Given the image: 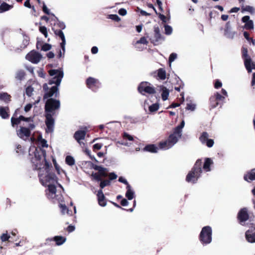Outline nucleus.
<instances>
[{
  "label": "nucleus",
  "instance_id": "obj_1",
  "mask_svg": "<svg viewBox=\"0 0 255 255\" xmlns=\"http://www.w3.org/2000/svg\"><path fill=\"white\" fill-rule=\"evenodd\" d=\"M33 169L40 170L38 176L42 185L47 187L46 194L48 198H54V203L58 204L61 212L64 213V197L60 192L57 193L56 185L64 191L62 186L58 184L55 174L51 172L52 166L46 160V151L41 148H36L34 156L30 158Z\"/></svg>",
  "mask_w": 255,
  "mask_h": 255
},
{
  "label": "nucleus",
  "instance_id": "obj_2",
  "mask_svg": "<svg viewBox=\"0 0 255 255\" xmlns=\"http://www.w3.org/2000/svg\"><path fill=\"white\" fill-rule=\"evenodd\" d=\"M202 160L198 159L194 163L191 171L186 175V181L193 184L196 183L202 173Z\"/></svg>",
  "mask_w": 255,
  "mask_h": 255
},
{
  "label": "nucleus",
  "instance_id": "obj_3",
  "mask_svg": "<svg viewBox=\"0 0 255 255\" xmlns=\"http://www.w3.org/2000/svg\"><path fill=\"white\" fill-rule=\"evenodd\" d=\"M182 134L176 132L173 130V133H171L165 140L161 141L158 144L161 149H168L172 147L181 137Z\"/></svg>",
  "mask_w": 255,
  "mask_h": 255
},
{
  "label": "nucleus",
  "instance_id": "obj_4",
  "mask_svg": "<svg viewBox=\"0 0 255 255\" xmlns=\"http://www.w3.org/2000/svg\"><path fill=\"white\" fill-rule=\"evenodd\" d=\"M241 56L244 60L245 66L248 72H252V70H255V62L252 60L248 54L247 47L245 46L241 48Z\"/></svg>",
  "mask_w": 255,
  "mask_h": 255
},
{
  "label": "nucleus",
  "instance_id": "obj_5",
  "mask_svg": "<svg viewBox=\"0 0 255 255\" xmlns=\"http://www.w3.org/2000/svg\"><path fill=\"white\" fill-rule=\"evenodd\" d=\"M212 230L211 227L207 226L203 227L198 237L199 241L203 245L210 244L212 242Z\"/></svg>",
  "mask_w": 255,
  "mask_h": 255
},
{
  "label": "nucleus",
  "instance_id": "obj_6",
  "mask_svg": "<svg viewBox=\"0 0 255 255\" xmlns=\"http://www.w3.org/2000/svg\"><path fill=\"white\" fill-rule=\"evenodd\" d=\"M49 75L51 77L48 81L49 85L55 84L58 87L60 85L62 78L63 76V72L61 70H50L48 71Z\"/></svg>",
  "mask_w": 255,
  "mask_h": 255
},
{
  "label": "nucleus",
  "instance_id": "obj_7",
  "mask_svg": "<svg viewBox=\"0 0 255 255\" xmlns=\"http://www.w3.org/2000/svg\"><path fill=\"white\" fill-rule=\"evenodd\" d=\"M60 107V103L59 100L53 98L48 99L45 104V112L46 114L54 115L55 111L58 110Z\"/></svg>",
  "mask_w": 255,
  "mask_h": 255
},
{
  "label": "nucleus",
  "instance_id": "obj_8",
  "mask_svg": "<svg viewBox=\"0 0 255 255\" xmlns=\"http://www.w3.org/2000/svg\"><path fill=\"white\" fill-rule=\"evenodd\" d=\"M91 167L95 170L98 171V172L95 173H92V176L95 178L97 181H100L102 180V177H106L108 175V170L107 168L103 167L101 166H99L91 163Z\"/></svg>",
  "mask_w": 255,
  "mask_h": 255
},
{
  "label": "nucleus",
  "instance_id": "obj_9",
  "mask_svg": "<svg viewBox=\"0 0 255 255\" xmlns=\"http://www.w3.org/2000/svg\"><path fill=\"white\" fill-rule=\"evenodd\" d=\"M137 91L143 95H144L145 93L153 94L155 93L154 88L151 86L150 83L148 82H141L137 87Z\"/></svg>",
  "mask_w": 255,
  "mask_h": 255
},
{
  "label": "nucleus",
  "instance_id": "obj_10",
  "mask_svg": "<svg viewBox=\"0 0 255 255\" xmlns=\"http://www.w3.org/2000/svg\"><path fill=\"white\" fill-rule=\"evenodd\" d=\"M86 85L88 89L94 92H97L101 87V83L100 81L98 79L92 77H89L86 79Z\"/></svg>",
  "mask_w": 255,
  "mask_h": 255
},
{
  "label": "nucleus",
  "instance_id": "obj_11",
  "mask_svg": "<svg viewBox=\"0 0 255 255\" xmlns=\"http://www.w3.org/2000/svg\"><path fill=\"white\" fill-rule=\"evenodd\" d=\"M87 132V127H84L81 130H78L74 133L73 137L78 142L82 148L86 146V144L82 141L84 139Z\"/></svg>",
  "mask_w": 255,
  "mask_h": 255
},
{
  "label": "nucleus",
  "instance_id": "obj_12",
  "mask_svg": "<svg viewBox=\"0 0 255 255\" xmlns=\"http://www.w3.org/2000/svg\"><path fill=\"white\" fill-rule=\"evenodd\" d=\"M43 89L44 91V94L43 95L44 100L51 98V97L54 95H55V97H57L58 92V88L57 86H52L49 89L47 85L44 84L43 86Z\"/></svg>",
  "mask_w": 255,
  "mask_h": 255
},
{
  "label": "nucleus",
  "instance_id": "obj_13",
  "mask_svg": "<svg viewBox=\"0 0 255 255\" xmlns=\"http://www.w3.org/2000/svg\"><path fill=\"white\" fill-rule=\"evenodd\" d=\"M225 97L218 92H216L209 99L210 109H214L221 105V102H223Z\"/></svg>",
  "mask_w": 255,
  "mask_h": 255
},
{
  "label": "nucleus",
  "instance_id": "obj_14",
  "mask_svg": "<svg viewBox=\"0 0 255 255\" xmlns=\"http://www.w3.org/2000/svg\"><path fill=\"white\" fill-rule=\"evenodd\" d=\"M250 216L247 208H244L240 209L238 212L237 218L239 223L243 226L245 225V222L249 219Z\"/></svg>",
  "mask_w": 255,
  "mask_h": 255
},
{
  "label": "nucleus",
  "instance_id": "obj_15",
  "mask_svg": "<svg viewBox=\"0 0 255 255\" xmlns=\"http://www.w3.org/2000/svg\"><path fill=\"white\" fill-rule=\"evenodd\" d=\"M25 58L32 63L37 64L42 58V55L36 51H30L28 52Z\"/></svg>",
  "mask_w": 255,
  "mask_h": 255
},
{
  "label": "nucleus",
  "instance_id": "obj_16",
  "mask_svg": "<svg viewBox=\"0 0 255 255\" xmlns=\"http://www.w3.org/2000/svg\"><path fill=\"white\" fill-rule=\"evenodd\" d=\"M64 29L63 25L59 24H54V26L52 27V30L55 32V34L58 35L61 39L62 42L60 43L61 49L64 51V33L62 29Z\"/></svg>",
  "mask_w": 255,
  "mask_h": 255
},
{
  "label": "nucleus",
  "instance_id": "obj_17",
  "mask_svg": "<svg viewBox=\"0 0 255 255\" xmlns=\"http://www.w3.org/2000/svg\"><path fill=\"white\" fill-rule=\"evenodd\" d=\"M53 115L50 113H45V125L46 126V132H52L54 127V119L53 118Z\"/></svg>",
  "mask_w": 255,
  "mask_h": 255
},
{
  "label": "nucleus",
  "instance_id": "obj_18",
  "mask_svg": "<svg viewBox=\"0 0 255 255\" xmlns=\"http://www.w3.org/2000/svg\"><path fill=\"white\" fill-rule=\"evenodd\" d=\"M46 244L50 245L60 246L64 243V237L56 236L52 238L46 239Z\"/></svg>",
  "mask_w": 255,
  "mask_h": 255
},
{
  "label": "nucleus",
  "instance_id": "obj_19",
  "mask_svg": "<svg viewBox=\"0 0 255 255\" xmlns=\"http://www.w3.org/2000/svg\"><path fill=\"white\" fill-rule=\"evenodd\" d=\"M236 34V31L232 30L230 22H227L226 24L224 29L225 35L229 39H233Z\"/></svg>",
  "mask_w": 255,
  "mask_h": 255
},
{
  "label": "nucleus",
  "instance_id": "obj_20",
  "mask_svg": "<svg viewBox=\"0 0 255 255\" xmlns=\"http://www.w3.org/2000/svg\"><path fill=\"white\" fill-rule=\"evenodd\" d=\"M241 21L245 23L244 28L247 30H250L254 29V23L252 20H250V17L249 15H245L241 18Z\"/></svg>",
  "mask_w": 255,
  "mask_h": 255
},
{
  "label": "nucleus",
  "instance_id": "obj_21",
  "mask_svg": "<svg viewBox=\"0 0 255 255\" xmlns=\"http://www.w3.org/2000/svg\"><path fill=\"white\" fill-rule=\"evenodd\" d=\"M30 131L27 128L20 127V128L17 130V135L22 139L28 138L30 135Z\"/></svg>",
  "mask_w": 255,
  "mask_h": 255
},
{
  "label": "nucleus",
  "instance_id": "obj_22",
  "mask_svg": "<svg viewBox=\"0 0 255 255\" xmlns=\"http://www.w3.org/2000/svg\"><path fill=\"white\" fill-rule=\"evenodd\" d=\"M97 197L99 205L102 207L106 206L107 204V200L102 190L98 191Z\"/></svg>",
  "mask_w": 255,
  "mask_h": 255
},
{
  "label": "nucleus",
  "instance_id": "obj_23",
  "mask_svg": "<svg viewBox=\"0 0 255 255\" xmlns=\"http://www.w3.org/2000/svg\"><path fill=\"white\" fill-rule=\"evenodd\" d=\"M163 38L162 37L160 29L158 26L154 27V39H153L152 43L154 44H156V43H158L160 40H163Z\"/></svg>",
  "mask_w": 255,
  "mask_h": 255
},
{
  "label": "nucleus",
  "instance_id": "obj_24",
  "mask_svg": "<svg viewBox=\"0 0 255 255\" xmlns=\"http://www.w3.org/2000/svg\"><path fill=\"white\" fill-rule=\"evenodd\" d=\"M245 237L247 241L250 243H255V232L252 229L248 230L245 233Z\"/></svg>",
  "mask_w": 255,
  "mask_h": 255
},
{
  "label": "nucleus",
  "instance_id": "obj_25",
  "mask_svg": "<svg viewBox=\"0 0 255 255\" xmlns=\"http://www.w3.org/2000/svg\"><path fill=\"white\" fill-rule=\"evenodd\" d=\"M244 179L250 182L255 180V168L252 169L250 171H249L247 173L244 175Z\"/></svg>",
  "mask_w": 255,
  "mask_h": 255
},
{
  "label": "nucleus",
  "instance_id": "obj_26",
  "mask_svg": "<svg viewBox=\"0 0 255 255\" xmlns=\"http://www.w3.org/2000/svg\"><path fill=\"white\" fill-rule=\"evenodd\" d=\"M143 151L150 153H156L158 151V147L154 144H149L146 145L142 149Z\"/></svg>",
  "mask_w": 255,
  "mask_h": 255
},
{
  "label": "nucleus",
  "instance_id": "obj_27",
  "mask_svg": "<svg viewBox=\"0 0 255 255\" xmlns=\"http://www.w3.org/2000/svg\"><path fill=\"white\" fill-rule=\"evenodd\" d=\"M0 116L2 119H5L9 117V108L8 107H0Z\"/></svg>",
  "mask_w": 255,
  "mask_h": 255
},
{
  "label": "nucleus",
  "instance_id": "obj_28",
  "mask_svg": "<svg viewBox=\"0 0 255 255\" xmlns=\"http://www.w3.org/2000/svg\"><path fill=\"white\" fill-rule=\"evenodd\" d=\"M213 164V161L210 158H206L204 164L203 166V169L206 171L209 172L211 171L210 166Z\"/></svg>",
  "mask_w": 255,
  "mask_h": 255
},
{
  "label": "nucleus",
  "instance_id": "obj_29",
  "mask_svg": "<svg viewBox=\"0 0 255 255\" xmlns=\"http://www.w3.org/2000/svg\"><path fill=\"white\" fill-rule=\"evenodd\" d=\"M13 7V5H9L5 2H3L0 5V13L7 11Z\"/></svg>",
  "mask_w": 255,
  "mask_h": 255
},
{
  "label": "nucleus",
  "instance_id": "obj_30",
  "mask_svg": "<svg viewBox=\"0 0 255 255\" xmlns=\"http://www.w3.org/2000/svg\"><path fill=\"white\" fill-rule=\"evenodd\" d=\"M0 239L2 242L8 241L10 242H14L16 241V239H13L12 237H11L8 235L7 232L1 234L0 236Z\"/></svg>",
  "mask_w": 255,
  "mask_h": 255
},
{
  "label": "nucleus",
  "instance_id": "obj_31",
  "mask_svg": "<svg viewBox=\"0 0 255 255\" xmlns=\"http://www.w3.org/2000/svg\"><path fill=\"white\" fill-rule=\"evenodd\" d=\"M127 192L126 193V196L128 200H131L133 198L134 192L131 189L130 185H128L126 187Z\"/></svg>",
  "mask_w": 255,
  "mask_h": 255
},
{
  "label": "nucleus",
  "instance_id": "obj_32",
  "mask_svg": "<svg viewBox=\"0 0 255 255\" xmlns=\"http://www.w3.org/2000/svg\"><path fill=\"white\" fill-rule=\"evenodd\" d=\"M161 90L162 91V99L163 101H165L168 99L169 96V90L163 86L161 87Z\"/></svg>",
  "mask_w": 255,
  "mask_h": 255
},
{
  "label": "nucleus",
  "instance_id": "obj_33",
  "mask_svg": "<svg viewBox=\"0 0 255 255\" xmlns=\"http://www.w3.org/2000/svg\"><path fill=\"white\" fill-rule=\"evenodd\" d=\"M65 162L67 165L70 166L75 164V159L73 158V156L69 155L66 156Z\"/></svg>",
  "mask_w": 255,
  "mask_h": 255
},
{
  "label": "nucleus",
  "instance_id": "obj_34",
  "mask_svg": "<svg viewBox=\"0 0 255 255\" xmlns=\"http://www.w3.org/2000/svg\"><path fill=\"white\" fill-rule=\"evenodd\" d=\"M166 71L163 68L158 69L157 70V77L162 80H164L166 79Z\"/></svg>",
  "mask_w": 255,
  "mask_h": 255
},
{
  "label": "nucleus",
  "instance_id": "obj_35",
  "mask_svg": "<svg viewBox=\"0 0 255 255\" xmlns=\"http://www.w3.org/2000/svg\"><path fill=\"white\" fill-rule=\"evenodd\" d=\"M11 96L6 92L1 93L0 94V100L4 101L6 103H8L10 101Z\"/></svg>",
  "mask_w": 255,
  "mask_h": 255
},
{
  "label": "nucleus",
  "instance_id": "obj_36",
  "mask_svg": "<svg viewBox=\"0 0 255 255\" xmlns=\"http://www.w3.org/2000/svg\"><path fill=\"white\" fill-rule=\"evenodd\" d=\"M208 137V133L207 131H203L201 136H199V140L202 143L205 144L206 141L209 139Z\"/></svg>",
  "mask_w": 255,
  "mask_h": 255
},
{
  "label": "nucleus",
  "instance_id": "obj_37",
  "mask_svg": "<svg viewBox=\"0 0 255 255\" xmlns=\"http://www.w3.org/2000/svg\"><path fill=\"white\" fill-rule=\"evenodd\" d=\"M181 97L180 98V100L181 101V103H172L168 107V108H175L176 107H178L180 106L181 104L184 101V93H182L181 94Z\"/></svg>",
  "mask_w": 255,
  "mask_h": 255
},
{
  "label": "nucleus",
  "instance_id": "obj_38",
  "mask_svg": "<svg viewBox=\"0 0 255 255\" xmlns=\"http://www.w3.org/2000/svg\"><path fill=\"white\" fill-rule=\"evenodd\" d=\"M241 10L242 11H249L251 13H254L255 12L254 8L250 5L245 6L244 3H242V5H241Z\"/></svg>",
  "mask_w": 255,
  "mask_h": 255
},
{
  "label": "nucleus",
  "instance_id": "obj_39",
  "mask_svg": "<svg viewBox=\"0 0 255 255\" xmlns=\"http://www.w3.org/2000/svg\"><path fill=\"white\" fill-rule=\"evenodd\" d=\"M10 121L11 125H12V126L13 127H15V126H17L20 124L22 120L20 119V116L17 118L12 117L11 118Z\"/></svg>",
  "mask_w": 255,
  "mask_h": 255
},
{
  "label": "nucleus",
  "instance_id": "obj_40",
  "mask_svg": "<svg viewBox=\"0 0 255 255\" xmlns=\"http://www.w3.org/2000/svg\"><path fill=\"white\" fill-rule=\"evenodd\" d=\"M99 181H101L100 184V187L101 188L100 190H102L106 186H109L111 184V181H110V180H108V179L103 180L102 179V180H100Z\"/></svg>",
  "mask_w": 255,
  "mask_h": 255
},
{
  "label": "nucleus",
  "instance_id": "obj_41",
  "mask_svg": "<svg viewBox=\"0 0 255 255\" xmlns=\"http://www.w3.org/2000/svg\"><path fill=\"white\" fill-rule=\"evenodd\" d=\"M184 125L185 123L184 121H183L179 126H177L175 128H174L173 130L175 131L176 133L182 134V129L184 128Z\"/></svg>",
  "mask_w": 255,
  "mask_h": 255
},
{
  "label": "nucleus",
  "instance_id": "obj_42",
  "mask_svg": "<svg viewBox=\"0 0 255 255\" xmlns=\"http://www.w3.org/2000/svg\"><path fill=\"white\" fill-rule=\"evenodd\" d=\"M159 109V105L158 104H153L149 107V111L150 112H155Z\"/></svg>",
  "mask_w": 255,
  "mask_h": 255
},
{
  "label": "nucleus",
  "instance_id": "obj_43",
  "mask_svg": "<svg viewBox=\"0 0 255 255\" xmlns=\"http://www.w3.org/2000/svg\"><path fill=\"white\" fill-rule=\"evenodd\" d=\"M66 212L67 216L68 217H71L72 220H74L75 219V216H74L72 214V211L71 210H69L68 208L66 207V206L65 205V212Z\"/></svg>",
  "mask_w": 255,
  "mask_h": 255
},
{
  "label": "nucleus",
  "instance_id": "obj_44",
  "mask_svg": "<svg viewBox=\"0 0 255 255\" xmlns=\"http://www.w3.org/2000/svg\"><path fill=\"white\" fill-rule=\"evenodd\" d=\"M25 75V73L24 71H19L16 74V78L18 80H21L24 78Z\"/></svg>",
  "mask_w": 255,
  "mask_h": 255
},
{
  "label": "nucleus",
  "instance_id": "obj_45",
  "mask_svg": "<svg viewBox=\"0 0 255 255\" xmlns=\"http://www.w3.org/2000/svg\"><path fill=\"white\" fill-rule=\"evenodd\" d=\"M84 152H85V153L88 155L89 156V157L93 160H94L95 162H98V161L97 160V159L95 158V156H92L91 154H90V153H91V151L89 149H88V148H86L84 150Z\"/></svg>",
  "mask_w": 255,
  "mask_h": 255
},
{
  "label": "nucleus",
  "instance_id": "obj_46",
  "mask_svg": "<svg viewBox=\"0 0 255 255\" xmlns=\"http://www.w3.org/2000/svg\"><path fill=\"white\" fill-rule=\"evenodd\" d=\"M39 31L41 32L45 37H47L48 36V33L47 31V28L45 26H41L39 27Z\"/></svg>",
  "mask_w": 255,
  "mask_h": 255
},
{
  "label": "nucleus",
  "instance_id": "obj_47",
  "mask_svg": "<svg viewBox=\"0 0 255 255\" xmlns=\"http://www.w3.org/2000/svg\"><path fill=\"white\" fill-rule=\"evenodd\" d=\"M123 137L124 139H128L129 141L133 140V136L132 135L129 134L128 132L123 133Z\"/></svg>",
  "mask_w": 255,
  "mask_h": 255
},
{
  "label": "nucleus",
  "instance_id": "obj_48",
  "mask_svg": "<svg viewBox=\"0 0 255 255\" xmlns=\"http://www.w3.org/2000/svg\"><path fill=\"white\" fill-rule=\"evenodd\" d=\"M214 88L216 89L221 88L222 87V83L221 82L220 80L217 79L214 83Z\"/></svg>",
  "mask_w": 255,
  "mask_h": 255
},
{
  "label": "nucleus",
  "instance_id": "obj_49",
  "mask_svg": "<svg viewBox=\"0 0 255 255\" xmlns=\"http://www.w3.org/2000/svg\"><path fill=\"white\" fill-rule=\"evenodd\" d=\"M165 28V33L167 35H169L172 33V27L168 25H165L164 26Z\"/></svg>",
  "mask_w": 255,
  "mask_h": 255
},
{
  "label": "nucleus",
  "instance_id": "obj_50",
  "mask_svg": "<svg viewBox=\"0 0 255 255\" xmlns=\"http://www.w3.org/2000/svg\"><path fill=\"white\" fill-rule=\"evenodd\" d=\"M136 43L137 44H147L148 43V41L146 40V38L144 36L140 38L139 40L136 41Z\"/></svg>",
  "mask_w": 255,
  "mask_h": 255
},
{
  "label": "nucleus",
  "instance_id": "obj_51",
  "mask_svg": "<svg viewBox=\"0 0 255 255\" xmlns=\"http://www.w3.org/2000/svg\"><path fill=\"white\" fill-rule=\"evenodd\" d=\"M108 176L109 177L108 180H110V181L117 178V174H116L114 172H110L109 174H108Z\"/></svg>",
  "mask_w": 255,
  "mask_h": 255
},
{
  "label": "nucleus",
  "instance_id": "obj_52",
  "mask_svg": "<svg viewBox=\"0 0 255 255\" xmlns=\"http://www.w3.org/2000/svg\"><path fill=\"white\" fill-rule=\"evenodd\" d=\"M102 146H103L102 143H96V144H94V145L93 146V150L95 151V150H100L101 149V148L102 147Z\"/></svg>",
  "mask_w": 255,
  "mask_h": 255
},
{
  "label": "nucleus",
  "instance_id": "obj_53",
  "mask_svg": "<svg viewBox=\"0 0 255 255\" xmlns=\"http://www.w3.org/2000/svg\"><path fill=\"white\" fill-rule=\"evenodd\" d=\"M33 91V88L31 86H28L25 89V92L27 96H30Z\"/></svg>",
  "mask_w": 255,
  "mask_h": 255
},
{
  "label": "nucleus",
  "instance_id": "obj_54",
  "mask_svg": "<svg viewBox=\"0 0 255 255\" xmlns=\"http://www.w3.org/2000/svg\"><path fill=\"white\" fill-rule=\"evenodd\" d=\"M186 110H190L191 111H194L195 109V105L192 103H188L186 108Z\"/></svg>",
  "mask_w": 255,
  "mask_h": 255
},
{
  "label": "nucleus",
  "instance_id": "obj_55",
  "mask_svg": "<svg viewBox=\"0 0 255 255\" xmlns=\"http://www.w3.org/2000/svg\"><path fill=\"white\" fill-rule=\"evenodd\" d=\"M51 48V46L50 44L47 43L44 44L41 48V50L43 51H47V50H49Z\"/></svg>",
  "mask_w": 255,
  "mask_h": 255
},
{
  "label": "nucleus",
  "instance_id": "obj_56",
  "mask_svg": "<svg viewBox=\"0 0 255 255\" xmlns=\"http://www.w3.org/2000/svg\"><path fill=\"white\" fill-rule=\"evenodd\" d=\"M24 6L28 8H32V9H33L34 11H35V9H34V6H31L30 4V0H26L24 3Z\"/></svg>",
  "mask_w": 255,
  "mask_h": 255
},
{
  "label": "nucleus",
  "instance_id": "obj_57",
  "mask_svg": "<svg viewBox=\"0 0 255 255\" xmlns=\"http://www.w3.org/2000/svg\"><path fill=\"white\" fill-rule=\"evenodd\" d=\"M177 57V54L175 53H171L169 57V62H172Z\"/></svg>",
  "mask_w": 255,
  "mask_h": 255
},
{
  "label": "nucleus",
  "instance_id": "obj_58",
  "mask_svg": "<svg viewBox=\"0 0 255 255\" xmlns=\"http://www.w3.org/2000/svg\"><path fill=\"white\" fill-rule=\"evenodd\" d=\"M156 14L158 15V17L160 18L163 23H166L167 19L165 15L159 12H157Z\"/></svg>",
  "mask_w": 255,
  "mask_h": 255
},
{
  "label": "nucleus",
  "instance_id": "obj_59",
  "mask_svg": "<svg viewBox=\"0 0 255 255\" xmlns=\"http://www.w3.org/2000/svg\"><path fill=\"white\" fill-rule=\"evenodd\" d=\"M214 143V140L212 139H208L205 142L206 145L208 147H212Z\"/></svg>",
  "mask_w": 255,
  "mask_h": 255
},
{
  "label": "nucleus",
  "instance_id": "obj_60",
  "mask_svg": "<svg viewBox=\"0 0 255 255\" xmlns=\"http://www.w3.org/2000/svg\"><path fill=\"white\" fill-rule=\"evenodd\" d=\"M40 144L42 147H47L48 144L47 143V141L43 138H41L39 140Z\"/></svg>",
  "mask_w": 255,
  "mask_h": 255
},
{
  "label": "nucleus",
  "instance_id": "obj_61",
  "mask_svg": "<svg viewBox=\"0 0 255 255\" xmlns=\"http://www.w3.org/2000/svg\"><path fill=\"white\" fill-rule=\"evenodd\" d=\"M110 18L116 21H119L121 20L120 17L117 14H110Z\"/></svg>",
  "mask_w": 255,
  "mask_h": 255
},
{
  "label": "nucleus",
  "instance_id": "obj_62",
  "mask_svg": "<svg viewBox=\"0 0 255 255\" xmlns=\"http://www.w3.org/2000/svg\"><path fill=\"white\" fill-rule=\"evenodd\" d=\"M137 10L140 12V13L142 15H144V16H150V15H151V13H150L147 12L146 11H144V10H141V9H140L138 7H137Z\"/></svg>",
  "mask_w": 255,
  "mask_h": 255
},
{
  "label": "nucleus",
  "instance_id": "obj_63",
  "mask_svg": "<svg viewBox=\"0 0 255 255\" xmlns=\"http://www.w3.org/2000/svg\"><path fill=\"white\" fill-rule=\"evenodd\" d=\"M42 10L45 13L47 14H50L49 10L47 8L44 2H43Z\"/></svg>",
  "mask_w": 255,
  "mask_h": 255
},
{
  "label": "nucleus",
  "instance_id": "obj_64",
  "mask_svg": "<svg viewBox=\"0 0 255 255\" xmlns=\"http://www.w3.org/2000/svg\"><path fill=\"white\" fill-rule=\"evenodd\" d=\"M127 13V10L125 9V8H121L119 10V13L122 16H124V15H126Z\"/></svg>",
  "mask_w": 255,
  "mask_h": 255
}]
</instances>
